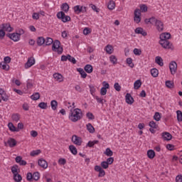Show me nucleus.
Listing matches in <instances>:
<instances>
[{"mask_svg":"<svg viewBox=\"0 0 182 182\" xmlns=\"http://www.w3.org/2000/svg\"><path fill=\"white\" fill-rule=\"evenodd\" d=\"M70 107L72 108L70 109L68 119L73 123H76V122H79L83 117V113L82 112V109L75 108V102H73L72 106Z\"/></svg>","mask_w":182,"mask_h":182,"instance_id":"f257e3e1","label":"nucleus"},{"mask_svg":"<svg viewBox=\"0 0 182 182\" xmlns=\"http://www.w3.org/2000/svg\"><path fill=\"white\" fill-rule=\"evenodd\" d=\"M141 12H147V6L145 4H141L140 9H135L134 12V21L135 23H140L141 21Z\"/></svg>","mask_w":182,"mask_h":182,"instance_id":"f03ea898","label":"nucleus"},{"mask_svg":"<svg viewBox=\"0 0 182 182\" xmlns=\"http://www.w3.org/2000/svg\"><path fill=\"white\" fill-rule=\"evenodd\" d=\"M52 50L56 52L58 55L63 53V48L60 46V41L55 40L53 42Z\"/></svg>","mask_w":182,"mask_h":182,"instance_id":"7ed1b4c3","label":"nucleus"},{"mask_svg":"<svg viewBox=\"0 0 182 182\" xmlns=\"http://www.w3.org/2000/svg\"><path fill=\"white\" fill-rule=\"evenodd\" d=\"M56 16H57L58 19H60V21H62V22H63V23H66V22H70V16H66L65 14V12H63V11H60V12L57 13Z\"/></svg>","mask_w":182,"mask_h":182,"instance_id":"20e7f679","label":"nucleus"},{"mask_svg":"<svg viewBox=\"0 0 182 182\" xmlns=\"http://www.w3.org/2000/svg\"><path fill=\"white\" fill-rule=\"evenodd\" d=\"M154 25H155L156 28L159 32H163V31H164V23L161 20L155 18V21H154Z\"/></svg>","mask_w":182,"mask_h":182,"instance_id":"39448f33","label":"nucleus"},{"mask_svg":"<svg viewBox=\"0 0 182 182\" xmlns=\"http://www.w3.org/2000/svg\"><path fill=\"white\" fill-rule=\"evenodd\" d=\"M159 44L164 48V49H173V45L170 43V41L168 40L159 41Z\"/></svg>","mask_w":182,"mask_h":182,"instance_id":"423d86ee","label":"nucleus"},{"mask_svg":"<svg viewBox=\"0 0 182 182\" xmlns=\"http://www.w3.org/2000/svg\"><path fill=\"white\" fill-rule=\"evenodd\" d=\"M169 69L171 75H176L177 73V63L176 61H171L169 63Z\"/></svg>","mask_w":182,"mask_h":182,"instance_id":"0eeeda50","label":"nucleus"},{"mask_svg":"<svg viewBox=\"0 0 182 182\" xmlns=\"http://www.w3.org/2000/svg\"><path fill=\"white\" fill-rule=\"evenodd\" d=\"M72 141L76 146H81L82 145V138L77 136V135H73L72 136Z\"/></svg>","mask_w":182,"mask_h":182,"instance_id":"6e6552de","label":"nucleus"},{"mask_svg":"<svg viewBox=\"0 0 182 182\" xmlns=\"http://www.w3.org/2000/svg\"><path fill=\"white\" fill-rule=\"evenodd\" d=\"M9 38L11 39V41H14V42H19L21 40V36L18 33H13L8 35Z\"/></svg>","mask_w":182,"mask_h":182,"instance_id":"1a4fd4ad","label":"nucleus"},{"mask_svg":"<svg viewBox=\"0 0 182 182\" xmlns=\"http://www.w3.org/2000/svg\"><path fill=\"white\" fill-rule=\"evenodd\" d=\"M95 170L99 172L98 177H105L106 176V172L102 168V166L97 165L95 166Z\"/></svg>","mask_w":182,"mask_h":182,"instance_id":"9d476101","label":"nucleus"},{"mask_svg":"<svg viewBox=\"0 0 182 182\" xmlns=\"http://www.w3.org/2000/svg\"><path fill=\"white\" fill-rule=\"evenodd\" d=\"M0 28L4 32H12V27H11V24L9 23H3L1 26H0Z\"/></svg>","mask_w":182,"mask_h":182,"instance_id":"9b49d317","label":"nucleus"},{"mask_svg":"<svg viewBox=\"0 0 182 182\" xmlns=\"http://www.w3.org/2000/svg\"><path fill=\"white\" fill-rule=\"evenodd\" d=\"M35 65V58H28L27 63L25 64L26 69H29L31 66H33Z\"/></svg>","mask_w":182,"mask_h":182,"instance_id":"f8f14e48","label":"nucleus"},{"mask_svg":"<svg viewBox=\"0 0 182 182\" xmlns=\"http://www.w3.org/2000/svg\"><path fill=\"white\" fill-rule=\"evenodd\" d=\"M38 166H40V167H41L42 168H48V162L43 159H41L38 160Z\"/></svg>","mask_w":182,"mask_h":182,"instance_id":"ddd939ff","label":"nucleus"},{"mask_svg":"<svg viewBox=\"0 0 182 182\" xmlns=\"http://www.w3.org/2000/svg\"><path fill=\"white\" fill-rule=\"evenodd\" d=\"M171 38L170 33H163L160 35V41H168Z\"/></svg>","mask_w":182,"mask_h":182,"instance_id":"4468645a","label":"nucleus"},{"mask_svg":"<svg viewBox=\"0 0 182 182\" xmlns=\"http://www.w3.org/2000/svg\"><path fill=\"white\" fill-rule=\"evenodd\" d=\"M125 100L126 102L128 105H133V103L134 102V100L133 99V97H132V95L127 93L125 96Z\"/></svg>","mask_w":182,"mask_h":182,"instance_id":"2eb2a0df","label":"nucleus"},{"mask_svg":"<svg viewBox=\"0 0 182 182\" xmlns=\"http://www.w3.org/2000/svg\"><path fill=\"white\" fill-rule=\"evenodd\" d=\"M85 11H86V7L85 6H74V12H75V14H80V12H83Z\"/></svg>","mask_w":182,"mask_h":182,"instance_id":"dca6fc26","label":"nucleus"},{"mask_svg":"<svg viewBox=\"0 0 182 182\" xmlns=\"http://www.w3.org/2000/svg\"><path fill=\"white\" fill-rule=\"evenodd\" d=\"M53 77L55 79V80H56L57 82H63V75H62V74L60 73H54L53 74Z\"/></svg>","mask_w":182,"mask_h":182,"instance_id":"f3484780","label":"nucleus"},{"mask_svg":"<svg viewBox=\"0 0 182 182\" xmlns=\"http://www.w3.org/2000/svg\"><path fill=\"white\" fill-rule=\"evenodd\" d=\"M135 33L142 35V36H147V33L141 27H138L135 29Z\"/></svg>","mask_w":182,"mask_h":182,"instance_id":"a211bd4d","label":"nucleus"},{"mask_svg":"<svg viewBox=\"0 0 182 182\" xmlns=\"http://www.w3.org/2000/svg\"><path fill=\"white\" fill-rule=\"evenodd\" d=\"M105 50V52L108 53V55H112V53L114 52V48H113V46L110 44L107 45Z\"/></svg>","mask_w":182,"mask_h":182,"instance_id":"6ab92c4d","label":"nucleus"},{"mask_svg":"<svg viewBox=\"0 0 182 182\" xmlns=\"http://www.w3.org/2000/svg\"><path fill=\"white\" fill-rule=\"evenodd\" d=\"M161 136L163 139L166 140V141H170L173 137V136H171V134L168 132H164L161 134Z\"/></svg>","mask_w":182,"mask_h":182,"instance_id":"aec40b11","label":"nucleus"},{"mask_svg":"<svg viewBox=\"0 0 182 182\" xmlns=\"http://www.w3.org/2000/svg\"><path fill=\"white\" fill-rule=\"evenodd\" d=\"M16 162L20 164V166H26V161L22 160V157L21 156L16 158Z\"/></svg>","mask_w":182,"mask_h":182,"instance_id":"412c9836","label":"nucleus"},{"mask_svg":"<svg viewBox=\"0 0 182 182\" xmlns=\"http://www.w3.org/2000/svg\"><path fill=\"white\" fill-rule=\"evenodd\" d=\"M107 8H108V9H109V11H113V9H114V8H116V3H114V1L113 0H110L108 2Z\"/></svg>","mask_w":182,"mask_h":182,"instance_id":"4be33fe9","label":"nucleus"},{"mask_svg":"<svg viewBox=\"0 0 182 182\" xmlns=\"http://www.w3.org/2000/svg\"><path fill=\"white\" fill-rule=\"evenodd\" d=\"M77 71L80 73V75H81V77H82V79H86V77H87V74L86 72H85L83 68H77Z\"/></svg>","mask_w":182,"mask_h":182,"instance_id":"5701e85b","label":"nucleus"},{"mask_svg":"<svg viewBox=\"0 0 182 182\" xmlns=\"http://www.w3.org/2000/svg\"><path fill=\"white\" fill-rule=\"evenodd\" d=\"M8 127L10 130V132H19V129H18L16 127L14 126V124L12 122H9L8 124Z\"/></svg>","mask_w":182,"mask_h":182,"instance_id":"b1692460","label":"nucleus"},{"mask_svg":"<svg viewBox=\"0 0 182 182\" xmlns=\"http://www.w3.org/2000/svg\"><path fill=\"white\" fill-rule=\"evenodd\" d=\"M84 70L87 73H92V72H93V66L90 64H87L84 67Z\"/></svg>","mask_w":182,"mask_h":182,"instance_id":"393cba45","label":"nucleus"},{"mask_svg":"<svg viewBox=\"0 0 182 182\" xmlns=\"http://www.w3.org/2000/svg\"><path fill=\"white\" fill-rule=\"evenodd\" d=\"M7 143L9 146V147H15L16 146V140L14 138H10L8 141Z\"/></svg>","mask_w":182,"mask_h":182,"instance_id":"a878e982","label":"nucleus"},{"mask_svg":"<svg viewBox=\"0 0 182 182\" xmlns=\"http://www.w3.org/2000/svg\"><path fill=\"white\" fill-rule=\"evenodd\" d=\"M11 119L13 120V122H16V123H18V122H19V120H21V115L19 114H13L11 115Z\"/></svg>","mask_w":182,"mask_h":182,"instance_id":"bb28decb","label":"nucleus"},{"mask_svg":"<svg viewBox=\"0 0 182 182\" xmlns=\"http://www.w3.org/2000/svg\"><path fill=\"white\" fill-rule=\"evenodd\" d=\"M61 9L63 10V12L68 14V12H69V4H68V3L63 4L61 5Z\"/></svg>","mask_w":182,"mask_h":182,"instance_id":"cd10ccee","label":"nucleus"},{"mask_svg":"<svg viewBox=\"0 0 182 182\" xmlns=\"http://www.w3.org/2000/svg\"><path fill=\"white\" fill-rule=\"evenodd\" d=\"M147 156L149 159H152L154 157H156V152L152 149H149L147 151Z\"/></svg>","mask_w":182,"mask_h":182,"instance_id":"c85d7f7f","label":"nucleus"},{"mask_svg":"<svg viewBox=\"0 0 182 182\" xmlns=\"http://www.w3.org/2000/svg\"><path fill=\"white\" fill-rule=\"evenodd\" d=\"M0 68L1 69H3V70H9V65H8L6 63H0Z\"/></svg>","mask_w":182,"mask_h":182,"instance_id":"c756f323","label":"nucleus"},{"mask_svg":"<svg viewBox=\"0 0 182 182\" xmlns=\"http://www.w3.org/2000/svg\"><path fill=\"white\" fill-rule=\"evenodd\" d=\"M69 150L74 156H76V154H77V149L75 147L74 145H70Z\"/></svg>","mask_w":182,"mask_h":182,"instance_id":"7c9ffc66","label":"nucleus"},{"mask_svg":"<svg viewBox=\"0 0 182 182\" xmlns=\"http://www.w3.org/2000/svg\"><path fill=\"white\" fill-rule=\"evenodd\" d=\"M151 75L153 77H157L159 76V70L157 68H152L151 70Z\"/></svg>","mask_w":182,"mask_h":182,"instance_id":"2f4dec72","label":"nucleus"},{"mask_svg":"<svg viewBox=\"0 0 182 182\" xmlns=\"http://www.w3.org/2000/svg\"><path fill=\"white\" fill-rule=\"evenodd\" d=\"M40 98L41 95L39 94V92H35L31 96V99L32 100H39Z\"/></svg>","mask_w":182,"mask_h":182,"instance_id":"473e14b6","label":"nucleus"},{"mask_svg":"<svg viewBox=\"0 0 182 182\" xmlns=\"http://www.w3.org/2000/svg\"><path fill=\"white\" fill-rule=\"evenodd\" d=\"M50 106H51L52 110H56V109H58V101L52 100L50 102Z\"/></svg>","mask_w":182,"mask_h":182,"instance_id":"72a5a7b5","label":"nucleus"},{"mask_svg":"<svg viewBox=\"0 0 182 182\" xmlns=\"http://www.w3.org/2000/svg\"><path fill=\"white\" fill-rule=\"evenodd\" d=\"M155 62H156V63H157V65H159V66H163V65H164L163 58H161V57H160V56L156 57Z\"/></svg>","mask_w":182,"mask_h":182,"instance_id":"f704fd0d","label":"nucleus"},{"mask_svg":"<svg viewBox=\"0 0 182 182\" xmlns=\"http://www.w3.org/2000/svg\"><path fill=\"white\" fill-rule=\"evenodd\" d=\"M104 154H105V156H107V157H112V156H113V151H112V149H110V148H107L105 151L104 152Z\"/></svg>","mask_w":182,"mask_h":182,"instance_id":"c9c22d12","label":"nucleus"},{"mask_svg":"<svg viewBox=\"0 0 182 182\" xmlns=\"http://www.w3.org/2000/svg\"><path fill=\"white\" fill-rule=\"evenodd\" d=\"M14 180L16 182H21V181H22V176L18 173H15L14 175Z\"/></svg>","mask_w":182,"mask_h":182,"instance_id":"e433bc0d","label":"nucleus"},{"mask_svg":"<svg viewBox=\"0 0 182 182\" xmlns=\"http://www.w3.org/2000/svg\"><path fill=\"white\" fill-rule=\"evenodd\" d=\"M165 85L168 89H173L174 87V82H173V81L167 80L166 81Z\"/></svg>","mask_w":182,"mask_h":182,"instance_id":"4c0bfd02","label":"nucleus"},{"mask_svg":"<svg viewBox=\"0 0 182 182\" xmlns=\"http://www.w3.org/2000/svg\"><path fill=\"white\" fill-rule=\"evenodd\" d=\"M109 60L113 65L117 64V58H116V55H112L111 56H109Z\"/></svg>","mask_w":182,"mask_h":182,"instance_id":"58836bf2","label":"nucleus"},{"mask_svg":"<svg viewBox=\"0 0 182 182\" xmlns=\"http://www.w3.org/2000/svg\"><path fill=\"white\" fill-rule=\"evenodd\" d=\"M156 18L155 17H151L150 18H146L144 20L145 23L149 24V23H151V25H154V21H155Z\"/></svg>","mask_w":182,"mask_h":182,"instance_id":"ea45409f","label":"nucleus"},{"mask_svg":"<svg viewBox=\"0 0 182 182\" xmlns=\"http://www.w3.org/2000/svg\"><path fill=\"white\" fill-rule=\"evenodd\" d=\"M45 43V38L43 37H38L37 39V45L42 46Z\"/></svg>","mask_w":182,"mask_h":182,"instance_id":"a19ab883","label":"nucleus"},{"mask_svg":"<svg viewBox=\"0 0 182 182\" xmlns=\"http://www.w3.org/2000/svg\"><path fill=\"white\" fill-rule=\"evenodd\" d=\"M141 87V81L140 80H137L136 81L134 82V89L137 90Z\"/></svg>","mask_w":182,"mask_h":182,"instance_id":"79ce46f5","label":"nucleus"},{"mask_svg":"<svg viewBox=\"0 0 182 182\" xmlns=\"http://www.w3.org/2000/svg\"><path fill=\"white\" fill-rule=\"evenodd\" d=\"M44 43H46L47 46H49L53 43V39H52V38L47 37Z\"/></svg>","mask_w":182,"mask_h":182,"instance_id":"37998d69","label":"nucleus"},{"mask_svg":"<svg viewBox=\"0 0 182 182\" xmlns=\"http://www.w3.org/2000/svg\"><path fill=\"white\" fill-rule=\"evenodd\" d=\"M177 120L179 122H182V112L181 110L176 111Z\"/></svg>","mask_w":182,"mask_h":182,"instance_id":"c03bdc74","label":"nucleus"},{"mask_svg":"<svg viewBox=\"0 0 182 182\" xmlns=\"http://www.w3.org/2000/svg\"><path fill=\"white\" fill-rule=\"evenodd\" d=\"M39 178H41V173H39V172H34L33 174V180L38 181Z\"/></svg>","mask_w":182,"mask_h":182,"instance_id":"a18cd8bd","label":"nucleus"},{"mask_svg":"<svg viewBox=\"0 0 182 182\" xmlns=\"http://www.w3.org/2000/svg\"><path fill=\"white\" fill-rule=\"evenodd\" d=\"M87 129L90 133H95V127L90 123L87 124Z\"/></svg>","mask_w":182,"mask_h":182,"instance_id":"49530a36","label":"nucleus"},{"mask_svg":"<svg viewBox=\"0 0 182 182\" xmlns=\"http://www.w3.org/2000/svg\"><path fill=\"white\" fill-rule=\"evenodd\" d=\"M98 143H99V141L97 140L90 141L87 144V147H93V146H95V144H97Z\"/></svg>","mask_w":182,"mask_h":182,"instance_id":"de8ad7c7","label":"nucleus"},{"mask_svg":"<svg viewBox=\"0 0 182 182\" xmlns=\"http://www.w3.org/2000/svg\"><path fill=\"white\" fill-rule=\"evenodd\" d=\"M38 154H41V150H39V149L32 151L30 153V156H31L32 157H35V156H38Z\"/></svg>","mask_w":182,"mask_h":182,"instance_id":"09e8293b","label":"nucleus"},{"mask_svg":"<svg viewBox=\"0 0 182 182\" xmlns=\"http://www.w3.org/2000/svg\"><path fill=\"white\" fill-rule=\"evenodd\" d=\"M1 97L3 102H8V100H9V96L6 95V92H4L3 95H1Z\"/></svg>","mask_w":182,"mask_h":182,"instance_id":"8fccbe9b","label":"nucleus"},{"mask_svg":"<svg viewBox=\"0 0 182 182\" xmlns=\"http://www.w3.org/2000/svg\"><path fill=\"white\" fill-rule=\"evenodd\" d=\"M149 126L151 129H157V127H159V125H157L154 121H151L149 124Z\"/></svg>","mask_w":182,"mask_h":182,"instance_id":"3c124183","label":"nucleus"},{"mask_svg":"<svg viewBox=\"0 0 182 182\" xmlns=\"http://www.w3.org/2000/svg\"><path fill=\"white\" fill-rule=\"evenodd\" d=\"M154 119L156 120V122H160V119H161V115L159 114V112H156L154 115Z\"/></svg>","mask_w":182,"mask_h":182,"instance_id":"603ef678","label":"nucleus"},{"mask_svg":"<svg viewBox=\"0 0 182 182\" xmlns=\"http://www.w3.org/2000/svg\"><path fill=\"white\" fill-rule=\"evenodd\" d=\"M38 107H40V109H48V103L46 102H40L38 104Z\"/></svg>","mask_w":182,"mask_h":182,"instance_id":"864d4df0","label":"nucleus"},{"mask_svg":"<svg viewBox=\"0 0 182 182\" xmlns=\"http://www.w3.org/2000/svg\"><path fill=\"white\" fill-rule=\"evenodd\" d=\"M127 63L130 68H134V64H133V60L132 58H127Z\"/></svg>","mask_w":182,"mask_h":182,"instance_id":"5fc2aeb1","label":"nucleus"},{"mask_svg":"<svg viewBox=\"0 0 182 182\" xmlns=\"http://www.w3.org/2000/svg\"><path fill=\"white\" fill-rule=\"evenodd\" d=\"M133 52L134 55H135L136 56H140V55H141V50L139 48H134Z\"/></svg>","mask_w":182,"mask_h":182,"instance_id":"6e6d98bb","label":"nucleus"},{"mask_svg":"<svg viewBox=\"0 0 182 182\" xmlns=\"http://www.w3.org/2000/svg\"><path fill=\"white\" fill-rule=\"evenodd\" d=\"M114 88L115 89V90H117V92H120V90H122V86H120L118 82L114 83Z\"/></svg>","mask_w":182,"mask_h":182,"instance_id":"4d7b16f0","label":"nucleus"},{"mask_svg":"<svg viewBox=\"0 0 182 182\" xmlns=\"http://www.w3.org/2000/svg\"><path fill=\"white\" fill-rule=\"evenodd\" d=\"M95 100H97V102L98 103H101V105H103L105 102H106V100H105L103 98H100L97 96L95 97Z\"/></svg>","mask_w":182,"mask_h":182,"instance_id":"13d9d810","label":"nucleus"},{"mask_svg":"<svg viewBox=\"0 0 182 182\" xmlns=\"http://www.w3.org/2000/svg\"><path fill=\"white\" fill-rule=\"evenodd\" d=\"M68 60L69 62H71V63H73V65H76V58L71 56L70 55H68Z\"/></svg>","mask_w":182,"mask_h":182,"instance_id":"bf43d9fd","label":"nucleus"},{"mask_svg":"<svg viewBox=\"0 0 182 182\" xmlns=\"http://www.w3.org/2000/svg\"><path fill=\"white\" fill-rule=\"evenodd\" d=\"M26 180L27 181H32V180H33V176L32 173L29 172L27 173Z\"/></svg>","mask_w":182,"mask_h":182,"instance_id":"052dcab7","label":"nucleus"},{"mask_svg":"<svg viewBox=\"0 0 182 182\" xmlns=\"http://www.w3.org/2000/svg\"><path fill=\"white\" fill-rule=\"evenodd\" d=\"M58 164H60V166H65V164H66V160L65 158H60L58 160Z\"/></svg>","mask_w":182,"mask_h":182,"instance_id":"680f3d73","label":"nucleus"},{"mask_svg":"<svg viewBox=\"0 0 182 182\" xmlns=\"http://www.w3.org/2000/svg\"><path fill=\"white\" fill-rule=\"evenodd\" d=\"M92 33V30L87 27L85 28L83 30L84 35H89V33Z\"/></svg>","mask_w":182,"mask_h":182,"instance_id":"e2e57ef3","label":"nucleus"},{"mask_svg":"<svg viewBox=\"0 0 182 182\" xmlns=\"http://www.w3.org/2000/svg\"><path fill=\"white\" fill-rule=\"evenodd\" d=\"M101 167L106 170V168H109V165L107 164V162L106 161H104L101 162Z\"/></svg>","mask_w":182,"mask_h":182,"instance_id":"0e129e2a","label":"nucleus"},{"mask_svg":"<svg viewBox=\"0 0 182 182\" xmlns=\"http://www.w3.org/2000/svg\"><path fill=\"white\" fill-rule=\"evenodd\" d=\"M32 18L35 21H38V19H39V18H40L39 14L38 13H33V15H32Z\"/></svg>","mask_w":182,"mask_h":182,"instance_id":"69168bd1","label":"nucleus"},{"mask_svg":"<svg viewBox=\"0 0 182 182\" xmlns=\"http://www.w3.org/2000/svg\"><path fill=\"white\" fill-rule=\"evenodd\" d=\"M30 134H31V137H38V132H36L35 130L31 131Z\"/></svg>","mask_w":182,"mask_h":182,"instance_id":"338daca9","label":"nucleus"},{"mask_svg":"<svg viewBox=\"0 0 182 182\" xmlns=\"http://www.w3.org/2000/svg\"><path fill=\"white\" fill-rule=\"evenodd\" d=\"M176 182H182V175L176 176Z\"/></svg>","mask_w":182,"mask_h":182,"instance_id":"774afa93","label":"nucleus"}]
</instances>
